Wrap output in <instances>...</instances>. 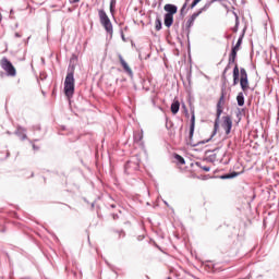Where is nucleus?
I'll return each mask as SVG.
<instances>
[{
  "label": "nucleus",
  "instance_id": "19",
  "mask_svg": "<svg viewBox=\"0 0 279 279\" xmlns=\"http://www.w3.org/2000/svg\"><path fill=\"white\" fill-rule=\"evenodd\" d=\"M234 62H236V52L231 50V53L229 54V64H234Z\"/></svg>",
  "mask_w": 279,
  "mask_h": 279
},
{
  "label": "nucleus",
  "instance_id": "21",
  "mask_svg": "<svg viewBox=\"0 0 279 279\" xmlns=\"http://www.w3.org/2000/svg\"><path fill=\"white\" fill-rule=\"evenodd\" d=\"M143 141V132H138L134 134V143H141Z\"/></svg>",
  "mask_w": 279,
  "mask_h": 279
},
{
  "label": "nucleus",
  "instance_id": "13",
  "mask_svg": "<svg viewBox=\"0 0 279 279\" xmlns=\"http://www.w3.org/2000/svg\"><path fill=\"white\" fill-rule=\"evenodd\" d=\"M243 93L245 92H240L236 96V102H238V106L240 107L245 106V95Z\"/></svg>",
  "mask_w": 279,
  "mask_h": 279
},
{
  "label": "nucleus",
  "instance_id": "17",
  "mask_svg": "<svg viewBox=\"0 0 279 279\" xmlns=\"http://www.w3.org/2000/svg\"><path fill=\"white\" fill-rule=\"evenodd\" d=\"M238 175H240V173L233 171L231 173L221 175L220 179L221 180H232V178H238Z\"/></svg>",
  "mask_w": 279,
  "mask_h": 279
},
{
  "label": "nucleus",
  "instance_id": "5",
  "mask_svg": "<svg viewBox=\"0 0 279 279\" xmlns=\"http://www.w3.org/2000/svg\"><path fill=\"white\" fill-rule=\"evenodd\" d=\"M1 68L3 69V71H5L7 75H9L10 77L16 76V69L14 68L12 62L8 60V58H2Z\"/></svg>",
  "mask_w": 279,
  "mask_h": 279
},
{
  "label": "nucleus",
  "instance_id": "25",
  "mask_svg": "<svg viewBox=\"0 0 279 279\" xmlns=\"http://www.w3.org/2000/svg\"><path fill=\"white\" fill-rule=\"evenodd\" d=\"M41 128L40 124H35L32 126V131L34 132V134H36V132H40Z\"/></svg>",
  "mask_w": 279,
  "mask_h": 279
},
{
  "label": "nucleus",
  "instance_id": "27",
  "mask_svg": "<svg viewBox=\"0 0 279 279\" xmlns=\"http://www.w3.org/2000/svg\"><path fill=\"white\" fill-rule=\"evenodd\" d=\"M199 1H202V0H193V2L190 5V8L193 10V8H195V5H197V3H199Z\"/></svg>",
  "mask_w": 279,
  "mask_h": 279
},
{
  "label": "nucleus",
  "instance_id": "30",
  "mask_svg": "<svg viewBox=\"0 0 279 279\" xmlns=\"http://www.w3.org/2000/svg\"><path fill=\"white\" fill-rule=\"evenodd\" d=\"M230 69H231V64H230V62L227 64V66L225 68V70L226 71H230Z\"/></svg>",
  "mask_w": 279,
  "mask_h": 279
},
{
  "label": "nucleus",
  "instance_id": "34",
  "mask_svg": "<svg viewBox=\"0 0 279 279\" xmlns=\"http://www.w3.org/2000/svg\"><path fill=\"white\" fill-rule=\"evenodd\" d=\"M119 234H120V236H121V234H122V236H125V232H123V231H120Z\"/></svg>",
  "mask_w": 279,
  "mask_h": 279
},
{
  "label": "nucleus",
  "instance_id": "9",
  "mask_svg": "<svg viewBox=\"0 0 279 279\" xmlns=\"http://www.w3.org/2000/svg\"><path fill=\"white\" fill-rule=\"evenodd\" d=\"M26 132H27V129H25L21 125H17L14 134H15V136H19V138H21V141H27Z\"/></svg>",
  "mask_w": 279,
  "mask_h": 279
},
{
  "label": "nucleus",
  "instance_id": "20",
  "mask_svg": "<svg viewBox=\"0 0 279 279\" xmlns=\"http://www.w3.org/2000/svg\"><path fill=\"white\" fill-rule=\"evenodd\" d=\"M155 29L156 32H160V29H162V21L160 17H157L155 21Z\"/></svg>",
  "mask_w": 279,
  "mask_h": 279
},
{
  "label": "nucleus",
  "instance_id": "41",
  "mask_svg": "<svg viewBox=\"0 0 279 279\" xmlns=\"http://www.w3.org/2000/svg\"><path fill=\"white\" fill-rule=\"evenodd\" d=\"M35 142H38V140H34Z\"/></svg>",
  "mask_w": 279,
  "mask_h": 279
},
{
  "label": "nucleus",
  "instance_id": "6",
  "mask_svg": "<svg viewBox=\"0 0 279 279\" xmlns=\"http://www.w3.org/2000/svg\"><path fill=\"white\" fill-rule=\"evenodd\" d=\"M221 128L225 130L227 136L232 132V118L230 116L222 117Z\"/></svg>",
  "mask_w": 279,
  "mask_h": 279
},
{
  "label": "nucleus",
  "instance_id": "18",
  "mask_svg": "<svg viewBox=\"0 0 279 279\" xmlns=\"http://www.w3.org/2000/svg\"><path fill=\"white\" fill-rule=\"evenodd\" d=\"M194 23H195V21L192 20L191 17L186 22L187 38H189V34H191V27H193Z\"/></svg>",
  "mask_w": 279,
  "mask_h": 279
},
{
  "label": "nucleus",
  "instance_id": "38",
  "mask_svg": "<svg viewBox=\"0 0 279 279\" xmlns=\"http://www.w3.org/2000/svg\"><path fill=\"white\" fill-rule=\"evenodd\" d=\"M74 1V3H80V0H73Z\"/></svg>",
  "mask_w": 279,
  "mask_h": 279
},
{
  "label": "nucleus",
  "instance_id": "36",
  "mask_svg": "<svg viewBox=\"0 0 279 279\" xmlns=\"http://www.w3.org/2000/svg\"><path fill=\"white\" fill-rule=\"evenodd\" d=\"M7 134H8L9 136H12V132H10V131H7Z\"/></svg>",
  "mask_w": 279,
  "mask_h": 279
},
{
  "label": "nucleus",
  "instance_id": "1",
  "mask_svg": "<svg viewBox=\"0 0 279 279\" xmlns=\"http://www.w3.org/2000/svg\"><path fill=\"white\" fill-rule=\"evenodd\" d=\"M243 90V93H247L250 90V80L247 78V71L245 68H241L239 70V64H235L233 68V86L239 84Z\"/></svg>",
  "mask_w": 279,
  "mask_h": 279
},
{
  "label": "nucleus",
  "instance_id": "10",
  "mask_svg": "<svg viewBox=\"0 0 279 279\" xmlns=\"http://www.w3.org/2000/svg\"><path fill=\"white\" fill-rule=\"evenodd\" d=\"M165 12L167 15L173 16V14H178V7L175 4H166L163 7Z\"/></svg>",
  "mask_w": 279,
  "mask_h": 279
},
{
  "label": "nucleus",
  "instance_id": "39",
  "mask_svg": "<svg viewBox=\"0 0 279 279\" xmlns=\"http://www.w3.org/2000/svg\"><path fill=\"white\" fill-rule=\"evenodd\" d=\"M112 208H117V205H111Z\"/></svg>",
  "mask_w": 279,
  "mask_h": 279
},
{
  "label": "nucleus",
  "instance_id": "7",
  "mask_svg": "<svg viewBox=\"0 0 279 279\" xmlns=\"http://www.w3.org/2000/svg\"><path fill=\"white\" fill-rule=\"evenodd\" d=\"M118 58L124 73H126L129 77H134V72L132 71V68H130V65L125 62V59H123V56H121V53H118Z\"/></svg>",
  "mask_w": 279,
  "mask_h": 279
},
{
  "label": "nucleus",
  "instance_id": "2",
  "mask_svg": "<svg viewBox=\"0 0 279 279\" xmlns=\"http://www.w3.org/2000/svg\"><path fill=\"white\" fill-rule=\"evenodd\" d=\"M75 66L69 69L64 81V94L68 99H71L75 93Z\"/></svg>",
  "mask_w": 279,
  "mask_h": 279
},
{
  "label": "nucleus",
  "instance_id": "23",
  "mask_svg": "<svg viewBox=\"0 0 279 279\" xmlns=\"http://www.w3.org/2000/svg\"><path fill=\"white\" fill-rule=\"evenodd\" d=\"M114 8H117V0L110 1V12L111 14H114Z\"/></svg>",
  "mask_w": 279,
  "mask_h": 279
},
{
  "label": "nucleus",
  "instance_id": "11",
  "mask_svg": "<svg viewBox=\"0 0 279 279\" xmlns=\"http://www.w3.org/2000/svg\"><path fill=\"white\" fill-rule=\"evenodd\" d=\"M130 169H133L134 171H138V163L134 161H128L124 166L125 173H128Z\"/></svg>",
  "mask_w": 279,
  "mask_h": 279
},
{
  "label": "nucleus",
  "instance_id": "15",
  "mask_svg": "<svg viewBox=\"0 0 279 279\" xmlns=\"http://www.w3.org/2000/svg\"><path fill=\"white\" fill-rule=\"evenodd\" d=\"M243 36H244V33L239 37L235 46L232 47L231 51L238 52L239 49H241V45H243Z\"/></svg>",
  "mask_w": 279,
  "mask_h": 279
},
{
  "label": "nucleus",
  "instance_id": "3",
  "mask_svg": "<svg viewBox=\"0 0 279 279\" xmlns=\"http://www.w3.org/2000/svg\"><path fill=\"white\" fill-rule=\"evenodd\" d=\"M222 104H226V97L223 94L220 96L219 101L217 102L216 120L214 123V132L211 134V138L215 136V134H217V130H219V121L221 119V114L223 113V107L221 106Z\"/></svg>",
  "mask_w": 279,
  "mask_h": 279
},
{
  "label": "nucleus",
  "instance_id": "35",
  "mask_svg": "<svg viewBox=\"0 0 279 279\" xmlns=\"http://www.w3.org/2000/svg\"><path fill=\"white\" fill-rule=\"evenodd\" d=\"M121 38L122 40H125V35H123V33H121Z\"/></svg>",
  "mask_w": 279,
  "mask_h": 279
},
{
  "label": "nucleus",
  "instance_id": "29",
  "mask_svg": "<svg viewBox=\"0 0 279 279\" xmlns=\"http://www.w3.org/2000/svg\"><path fill=\"white\" fill-rule=\"evenodd\" d=\"M33 149H34L35 151H38V149H40V147L36 146V144H33Z\"/></svg>",
  "mask_w": 279,
  "mask_h": 279
},
{
  "label": "nucleus",
  "instance_id": "40",
  "mask_svg": "<svg viewBox=\"0 0 279 279\" xmlns=\"http://www.w3.org/2000/svg\"><path fill=\"white\" fill-rule=\"evenodd\" d=\"M165 205H166V206H169V204H168L167 202H165Z\"/></svg>",
  "mask_w": 279,
  "mask_h": 279
},
{
  "label": "nucleus",
  "instance_id": "8",
  "mask_svg": "<svg viewBox=\"0 0 279 279\" xmlns=\"http://www.w3.org/2000/svg\"><path fill=\"white\" fill-rule=\"evenodd\" d=\"M219 0H210L208 1L203 8H201L197 12L193 13L192 16L190 17L192 21H195V19H197V16H199V14H202L203 12H206L210 5H213V3L217 2Z\"/></svg>",
  "mask_w": 279,
  "mask_h": 279
},
{
  "label": "nucleus",
  "instance_id": "16",
  "mask_svg": "<svg viewBox=\"0 0 279 279\" xmlns=\"http://www.w3.org/2000/svg\"><path fill=\"white\" fill-rule=\"evenodd\" d=\"M171 112L172 114H178V112H180V101L175 100L172 102Z\"/></svg>",
  "mask_w": 279,
  "mask_h": 279
},
{
  "label": "nucleus",
  "instance_id": "12",
  "mask_svg": "<svg viewBox=\"0 0 279 279\" xmlns=\"http://www.w3.org/2000/svg\"><path fill=\"white\" fill-rule=\"evenodd\" d=\"M195 134V111H192L191 125H190V138H193Z\"/></svg>",
  "mask_w": 279,
  "mask_h": 279
},
{
  "label": "nucleus",
  "instance_id": "26",
  "mask_svg": "<svg viewBox=\"0 0 279 279\" xmlns=\"http://www.w3.org/2000/svg\"><path fill=\"white\" fill-rule=\"evenodd\" d=\"M233 32H239V16L235 17V27L233 28Z\"/></svg>",
  "mask_w": 279,
  "mask_h": 279
},
{
  "label": "nucleus",
  "instance_id": "32",
  "mask_svg": "<svg viewBox=\"0 0 279 279\" xmlns=\"http://www.w3.org/2000/svg\"><path fill=\"white\" fill-rule=\"evenodd\" d=\"M21 33H15V38H21Z\"/></svg>",
  "mask_w": 279,
  "mask_h": 279
},
{
  "label": "nucleus",
  "instance_id": "4",
  "mask_svg": "<svg viewBox=\"0 0 279 279\" xmlns=\"http://www.w3.org/2000/svg\"><path fill=\"white\" fill-rule=\"evenodd\" d=\"M98 16L100 19V25H102V27H105L107 34L112 36V34H113L112 22H110V17H108V14L106 13V11L104 9H100L98 11Z\"/></svg>",
  "mask_w": 279,
  "mask_h": 279
},
{
  "label": "nucleus",
  "instance_id": "22",
  "mask_svg": "<svg viewBox=\"0 0 279 279\" xmlns=\"http://www.w3.org/2000/svg\"><path fill=\"white\" fill-rule=\"evenodd\" d=\"M175 160H178L179 165H186V161L184 160V157L180 155H174Z\"/></svg>",
  "mask_w": 279,
  "mask_h": 279
},
{
  "label": "nucleus",
  "instance_id": "31",
  "mask_svg": "<svg viewBox=\"0 0 279 279\" xmlns=\"http://www.w3.org/2000/svg\"><path fill=\"white\" fill-rule=\"evenodd\" d=\"M228 73V70H223V72H222V77H223V80H226V74Z\"/></svg>",
  "mask_w": 279,
  "mask_h": 279
},
{
  "label": "nucleus",
  "instance_id": "14",
  "mask_svg": "<svg viewBox=\"0 0 279 279\" xmlns=\"http://www.w3.org/2000/svg\"><path fill=\"white\" fill-rule=\"evenodd\" d=\"M163 23H165L166 27H171V25H173V15L165 14Z\"/></svg>",
  "mask_w": 279,
  "mask_h": 279
},
{
  "label": "nucleus",
  "instance_id": "24",
  "mask_svg": "<svg viewBox=\"0 0 279 279\" xmlns=\"http://www.w3.org/2000/svg\"><path fill=\"white\" fill-rule=\"evenodd\" d=\"M196 166L203 169V171H206V172L210 171V167L208 166H202V163L199 162H196Z\"/></svg>",
  "mask_w": 279,
  "mask_h": 279
},
{
  "label": "nucleus",
  "instance_id": "28",
  "mask_svg": "<svg viewBox=\"0 0 279 279\" xmlns=\"http://www.w3.org/2000/svg\"><path fill=\"white\" fill-rule=\"evenodd\" d=\"M184 10H186V2L182 5V8H181V10H180L181 14L184 13Z\"/></svg>",
  "mask_w": 279,
  "mask_h": 279
},
{
  "label": "nucleus",
  "instance_id": "37",
  "mask_svg": "<svg viewBox=\"0 0 279 279\" xmlns=\"http://www.w3.org/2000/svg\"><path fill=\"white\" fill-rule=\"evenodd\" d=\"M1 21H3V16H2L1 13H0V23H1Z\"/></svg>",
  "mask_w": 279,
  "mask_h": 279
},
{
  "label": "nucleus",
  "instance_id": "33",
  "mask_svg": "<svg viewBox=\"0 0 279 279\" xmlns=\"http://www.w3.org/2000/svg\"><path fill=\"white\" fill-rule=\"evenodd\" d=\"M112 217H113V219H119V215H117V214H113Z\"/></svg>",
  "mask_w": 279,
  "mask_h": 279
}]
</instances>
